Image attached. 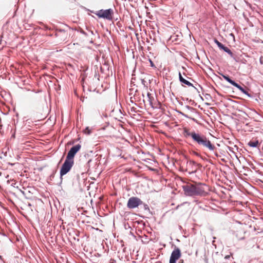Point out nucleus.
<instances>
[{"label":"nucleus","instance_id":"nucleus-1","mask_svg":"<svg viewBox=\"0 0 263 263\" xmlns=\"http://www.w3.org/2000/svg\"><path fill=\"white\" fill-rule=\"evenodd\" d=\"M194 142L199 145L205 147L210 151H213L216 148L215 145L204 135L197 133L196 135H194Z\"/></svg>","mask_w":263,"mask_h":263},{"label":"nucleus","instance_id":"nucleus-2","mask_svg":"<svg viewBox=\"0 0 263 263\" xmlns=\"http://www.w3.org/2000/svg\"><path fill=\"white\" fill-rule=\"evenodd\" d=\"M73 164L74 160H70L66 158L60 170L61 179H62L63 176L65 175L70 171Z\"/></svg>","mask_w":263,"mask_h":263},{"label":"nucleus","instance_id":"nucleus-3","mask_svg":"<svg viewBox=\"0 0 263 263\" xmlns=\"http://www.w3.org/2000/svg\"><path fill=\"white\" fill-rule=\"evenodd\" d=\"M113 10L111 9L106 10L101 9L96 13V15L100 18L111 20L112 18Z\"/></svg>","mask_w":263,"mask_h":263},{"label":"nucleus","instance_id":"nucleus-4","mask_svg":"<svg viewBox=\"0 0 263 263\" xmlns=\"http://www.w3.org/2000/svg\"><path fill=\"white\" fill-rule=\"evenodd\" d=\"M142 204H143V202L140 199L136 197H132L128 199L127 206L129 209H133Z\"/></svg>","mask_w":263,"mask_h":263},{"label":"nucleus","instance_id":"nucleus-5","mask_svg":"<svg viewBox=\"0 0 263 263\" xmlns=\"http://www.w3.org/2000/svg\"><path fill=\"white\" fill-rule=\"evenodd\" d=\"M222 77L224 78V80H226L227 82H228L229 83H230L231 85L234 86L235 87H237L241 92L243 93L249 97H251V95L247 91L245 90V89L242 87L240 85H239L238 84L236 83L233 80H231L229 76H226L224 74H221Z\"/></svg>","mask_w":263,"mask_h":263},{"label":"nucleus","instance_id":"nucleus-6","mask_svg":"<svg viewBox=\"0 0 263 263\" xmlns=\"http://www.w3.org/2000/svg\"><path fill=\"white\" fill-rule=\"evenodd\" d=\"M81 147V146L80 144H78L77 145H76L75 146L72 147L69 151L68 152L67 155L66 156L67 159H69L70 160H74L73 158L76 154V153L79 151Z\"/></svg>","mask_w":263,"mask_h":263},{"label":"nucleus","instance_id":"nucleus-7","mask_svg":"<svg viewBox=\"0 0 263 263\" xmlns=\"http://www.w3.org/2000/svg\"><path fill=\"white\" fill-rule=\"evenodd\" d=\"M181 254L178 248H175L172 252L170 263H176V261L181 257Z\"/></svg>","mask_w":263,"mask_h":263},{"label":"nucleus","instance_id":"nucleus-8","mask_svg":"<svg viewBox=\"0 0 263 263\" xmlns=\"http://www.w3.org/2000/svg\"><path fill=\"white\" fill-rule=\"evenodd\" d=\"M205 185L201 184H198L194 185V195H202L205 193L204 187Z\"/></svg>","mask_w":263,"mask_h":263},{"label":"nucleus","instance_id":"nucleus-9","mask_svg":"<svg viewBox=\"0 0 263 263\" xmlns=\"http://www.w3.org/2000/svg\"><path fill=\"white\" fill-rule=\"evenodd\" d=\"M184 193L187 196H195L193 184H187L183 186Z\"/></svg>","mask_w":263,"mask_h":263},{"label":"nucleus","instance_id":"nucleus-10","mask_svg":"<svg viewBox=\"0 0 263 263\" xmlns=\"http://www.w3.org/2000/svg\"><path fill=\"white\" fill-rule=\"evenodd\" d=\"M197 133H196L195 132H191L190 131V130L186 128H183V134L185 138L191 137L192 138L193 140L194 139V135H196Z\"/></svg>","mask_w":263,"mask_h":263},{"label":"nucleus","instance_id":"nucleus-11","mask_svg":"<svg viewBox=\"0 0 263 263\" xmlns=\"http://www.w3.org/2000/svg\"><path fill=\"white\" fill-rule=\"evenodd\" d=\"M179 81L182 83H183L189 86H193V84L190 83L189 81L185 80L182 76L181 75V73L180 72H179Z\"/></svg>","mask_w":263,"mask_h":263},{"label":"nucleus","instance_id":"nucleus-12","mask_svg":"<svg viewBox=\"0 0 263 263\" xmlns=\"http://www.w3.org/2000/svg\"><path fill=\"white\" fill-rule=\"evenodd\" d=\"M248 145L252 147H256L259 145V141L258 140H251L249 142Z\"/></svg>","mask_w":263,"mask_h":263},{"label":"nucleus","instance_id":"nucleus-13","mask_svg":"<svg viewBox=\"0 0 263 263\" xmlns=\"http://www.w3.org/2000/svg\"><path fill=\"white\" fill-rule=\"evenodd\" d=\"M223 51H224L225 52L228 53L231 57H232L233 56V54L232 52L230 50V49H229V48L226 47L224 48Z\"/></svg>","mask_w":263,"mask_h":263},{"label":"nucleus","instance_id":"nucleus-14","mask_svg":"<svg viewBox=\"0 0 263 263\" xmlns=\"http://www.w3.org/2000/svg\"><path fill=\"white\" fill-rule=\"evenodd\" d=\"M84 132L86 134H89L90 133V130L88 127H86L84 130Z\"/></svg>","mask_w":263,"mask_h":263},{"label":"nucleus","instance_id":"nucleus-15","mask_svg":"<svg viewBox=\"0 0 263 263\" xmlns=\"http://www.w3.org/2000/svg\"><path fill=\"white\" fill-rule=\"evenodd\" d=\"M214 41L215 43L216 44V45L218 46V47L221 44V43L219 42L217 39H214Z\"/></svg>","mask_w":263,"mask_h":263},{"label":"nucleus","instance_id":"nucleus-16","mask_svg":"<svg viewBox=\"0 0 263 263\" xmlns=\"http://www.w3.org/2000/svg\"><path fill=\"white\" fill-rule=\"evenodd\" d=\"M218 47L221 49V50H224V48L226 47V46H224L223 44H222L221 43V44L220 45V46H218Z\"/></svg>","mask_w":263,"mask_h":263},{"label":"nucleus","instance_id":"nucleus-17","mask_svg":"<svg viewBox=\"0 0 263 263\" xmlns=\"http://www.w3.org/2000/svg\"><path fill=\"white\" fill-rule=\"evenodd\" d=\"M193 164H195V163L194 161H190L189 163V165H191Z\"/></svg>","mask_w":263,"mask_h":263},{"label":"nucleus","instance_id":"nucleus-18","mask_svg":"<svg viewBox=\"0 0 263 263\" xmlns=\"http://www.w3.org/2000/svg\"><path fill=\"white\" fill-rule=\"evenodd\" d=\"M215 155L216 156V157H218V155L217 153H215Z\"/></svg>","mask_w":263,"mask_h":263},{"label":"nucleus","instance_id":"nucleus-19","mask_svg":"<svg viewBox=\"0 0 263 263\" xmlns=\"http://www.w3.org/2000/svg\"><path fill=\"white\" fill-rule=\"evenodd\" d=\"M196 171V169H195L194 171H192V173H194Z\"/></svg>","mask_w":263,"mask_h":263},{"label":"nucleus","instance_id":"nucleus-20","mask_svg":"<svg viewBox=\"0 0 263 263\" xmlns=\"http://www.w3.org/2000/svg\"><path fill=\"white\" fill-rule=\"evenodd\" d=\"M239 239H242L243 238V237H238Z\"/></svg>","mask_w":263,"mask_h":263},{"label":"nucleus","instance_id":"nucleus-21","mask_svg":"<svg viewBox=\"0 0 263 263\" xmlns=\"http://www.w3.org/2000/svg\"><path fill=\"white\" fill-rule=\"evenodd\" d=\"M0 259L2 260V256L0 255Z\"/></svg>","mask_w":263,"mask_h":263},{"label":"nucleus","instance_id":"nucleus-22","mask_svg":"<svg viewBox=\"0 0 263 263\" xmlns=\"http://www.w3.org/2000/svg\"><path fill=\"white\" fill-rule=\"evenodd\" d=\"M229 256H226V258H229Z\"/></svg>","mask_w":263,"mask_h":263},{"label":"nucleus","instance_id":"nucleus-23","mask_svg":"<svg viewBox=\"0 0 263 263\" xmlns=\"http://www.w3.org/2000/svg\"><path fill=\"white\" fill-rule=\"evenodd\" d=\"M151 62L152 66H153V64L152 62Z\"/></svg>","mask_w":263,"mask_h":263}]
</instances>
